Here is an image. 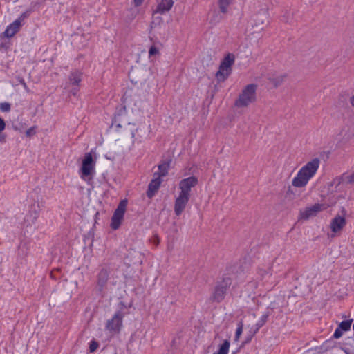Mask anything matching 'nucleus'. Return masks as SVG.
Instances as JSON below:
<instances>
[{
	"label": "nucleus",
	"mask_w": 354,
	"mask_h": 354,
	"mask_svg": "<svg viewBox=\"0 0 354 354\" xmlns=\"http://www.w3.org/2000/svg\"><path fill=\"white\" fill-rule=\"evenodd\" d=\"M319 160L315 158L303 166L292 180V185L301 188L305 187L315 176L319 167Z\"/></svg>",
	"instance_id": "1"
},
{
	"label": "nucleus",
	"mask_w": 354,
	"mask_h": 354,
	"mask_svg": "<svg viewBox=\"0 0 354 354\" xmlns=\"http://www.w3.org/2000/svg\"><path fill=\"white\" fill-rule=\"evenodd\" d=\"M257 86L250 84L245 86L235 100L234 105L237 108H246L257 100Z\"/></svg>",
	"instance_id": "2"
},
{
	"label": "nucleus",
	"mask_w": 354,
	"mask_h": 354,
	"mask_svg": "<svg viewBox=\"0 0 354 354\" xmlns=\"http://www.w3.org/2000/svg\"><path fill=\"white\" fill-rule=\"evenodd\" d=\"M95 161L91 153H86L82 160L80 169L81 178L85 181H89L95 174Z\"/></svg>",
	"instance_id": "3"
},
{
	"label": "nucleus",
	"mask_w": 354,
	"mask_h": 354,
	"mask_svg": "<svg viewBox=\"0 0 354 354\" xmlns=\"http://www.w3.org/2000/svg\"><path fill=\"white\" fill-rule=\"evenodd\" d=\"M234 62V56L227 54L223 59L219 69L216 73V78L218 82H224L232 73V66Z\"/></svg>",
	"instance_id": "4"
},
{
	"label": "nucleus",
	"mask_w": 354,
	"mask_h": 354,
	"mask_svg": "<svg viewBox=\"0 0 354 354\" xmlns=\"http://www.w3.org/2000/svg\"><path fill=\"white\" fill-rule=\"evenodd\" d=\"M122 307L115 313L113 317L108 319L106 323V330L111 334L114 335L118 333L122 326V319L124 316V313L122 311L124 306L122 304Z\"/></svg>",
	"instance_id": "5"
},
{
	"label": "nucleus",
	"mask_w": 354,
	"mask_h": 354,
	"mask_svg": "<svg viewBox=\"0 0 354 354\" xmlns=\"http://www.w3.org/2000/svg\"><path fill=\"white\" fill-rule=\"evenodd\" d=\"M127 202L125 200L122 201L111 218V227L113 230H117L123 219L124 212L126 211Z\"/></svg>",
	"instance_id": "6"
},
{
	"label": "nucleus",
	"mask_w": 354,
	"mask_h": 354,
	"mask_svg": "<svg viewBox=\"0 0 354 354\" xmlns=\"http://www.w3.org/2000/svg\"><path fill=\"white\" fill-rule=\"evenodd\" d=\"M326 205L319 203L306 207L304 209L300 211L299 218L307 220L317 216L318 213L326 209Z\"/></svg>",
	"instance_id": "7"
},
{
	"label": "nucleus",
	"mask_w": 354,
	"mask_h": 354,
	"mask_svg": "<svg viewBox=\"0 0 354 354\" xmlns=\"http://www.w3.org/2000/svg\"><path fill=\"white\" fill-rule=\"evenodd\" d=\"M346 224L344 215H336L330 221V227L332 232L331 236H335L341 233Z\"/></svg>",
	"instance_id": "8"
},
{
	"label": "nucleus",
	"mask_w": 354,
	"mask_h": 354,
	"mask_svg": "<svg viewBox=\"0 0 354 354\" xmlns=\"http://www.w3.org/2000/svg\"><path fill=\"white\" fill-rule=\"evenodd\" d=\"M197 183V178L194 176L183 179L179 183V188L180 189L179 193L190 197L191 189L196 186Z\"/></svg>",
	"instance_id": "9"
},
{
	"label": "nucleus",
	"mask_w": 354,
	"mask_h": 354,
	"mask_svg": "<svg viewBox=\"0 0 354 354\" xmlns=\"http://www.w3.org/2000/svg\"><path fill=\"white\" fill-rule=\"evenodd\" d=\"M230 285V279H225L223 281L218 285L212 295L214 301L221 302L225 297L227 288Z\"/></svg>",
	"instance_id": "10"
},
{
	"label": "nucleus",
	"mask_w": 354,
	"mask_h": 354,
	"mask_svg": "<svg viewBox=\"0 0 354 354\" xmlns=\"http://www.w3.org/2000/svg\"><path fill=\"white\" fill-rule=\"evenodd\" d=\"M189 200V196L179 193L178 196L176 198L174 204V212L177 216L180 215L184 211Z\"/></svg>",
	"instance_id": "11"
},
{
	"label": "nucleus",
	"mask_w": 354,
	"mask_h": 354,
	"mask_svg": "<svg viewBox=\"0 0 354 354\" xmlns=\"http://www.w3.org/2000/svg\"><path fill=\"white\" fill-rule=\"evenodd\" d=\"M161 183L160 176H156V173L154 174V177L149 185L148 190L147 192V196L152 198L157 192Z\"/></svg>",
	"instance_id": "12"
},
{
	"label": "nucleus",
	"mask_w": 354,
	"mask_h": 354,
	"mask_svg": "<svg viewBox=\"0 0 354 354\" xmlns=\"http://www.w3.org/2000/svg\"><path fill=\"white\" fill-rule=\"evenodd\" d=\"M82 80V73L79 71H75L71 73L69 76V84L74 88L71 92L73 95H75L78 91L79 83Z\"/></svg>",
	"instance_id": "13"
},
{
	"label": "nucleus",
	"mask_w": 354,
	"mask_h": 354,
	"mask_svg": "<svg viewBox=\"0 0 354 354\" xmlns=\"http://www.w3.org/2000/svg\"><path fill=\"white\" fill-rule=\"evenodd\" d=\"M21 26V19H18L11 24L4 32L5 35L7 37H11L17 32Z\"/></svg>",
	"instance_id": "14"
},
{
	"label": "nucleus",
	"mask_w": 354,
	"mask_h": 354,
	"mask_svg": "<svg viewBox=\"0 0 354 354\" xmlns=\"http://www.w3.org/2000/svg\"><path fill=\"white\" fill-rule=\"evenodd\" d=\"M109 279V272L106 269H102L98 274L97 285L102 288L106 285Z\"/></svg>",
	"instance_id": "15"
},
{
	"label": "nucleus",
	"mask_w": 354,
	"mask_h": 354,
	"mask_svg": "<svg viewBox=\"0 0 354 354\" xmlns=\"http://www.w3.org/2000/svg\"><path fill=\"white\" fill-rule=\"evenodd\" d=\"M174 4L172 0H162L161 3L158 5L157 11L160 13L169 11Z\"/></svg>",
	"instance_id": "16"
},
{
	"label": "nucleus",
	"mask_w": 354,
	"mask_h": 354,
	"mask_svg": "<svg viewBox=\"0 0 354 354\" xmlns=\"http://www.w3.org/2000/svg\"><path fill=\"white\" fill-rule=\"evenodd\" d=\"M169 167V162H163L158 166V172L156 173L157 176H165L167 172Z\"/></svg>",
	"instance_id": "17"
},
{
	"label": "nucleus",
	"mask_w": 354,
	"mask_h": 354,
	"mask_svg": "<svg viewBox=\"0 0 354 354\" xmlns=\"http://www.w3.org/2000/svg\"><path fill=\"white\" fill-rule=\"evenodd\" d=\"M285 75H279L275 77H270V82L274 85V87L280 86L286 79Z\"/></svg>",
	"instance_id": "18"
},
{
	"label": "nucleus",
	"mask_w": 354,
	"mask_h": 354,
	"mask_svg": "<svg viewBox=\"0 0 354 354\" xmlns=\"http://www.w3.org/2000/svg\"><path fill=\"white\" fill-rule=\"evenodd\" d=\"M346 173L343 174L339 177L335 178L333 180V185L335 186V188H337L341 185H348V183L346 180Z\"/></svg>",
	"instance_id": "19"
},
{
	"label": "nucleus",
	"mask_w": 354,
	"mask_h": 354,
	"mask_svg": "<svg viewBox=\"0 0 354 354\" xmlns=\"http://www.w3.org/2000/svg\"><path fill=\"white\" fill-rule=\"evenodd\" d=\"M232 0H219V8L221 12L223 13H226L227 11V7L231 3Z\"/></svg>",
	"instance_id": "20"
},
{
	"label": "nucleus",
	"mask_w": 354,
	"mask_h": 354,
	"mask_svg": "<svg viewBox=\"0 0 354 354\" xmlns=\"http://www.w3.org/2000/svg\"><path fill=\"white\" fill-rule=\"evenodd\" d=\"M230 343L228 340H225L220 346L217 354H227L230 348Z\"/></svg>",
	"instance_id": "21"
},
{
	"label": "nucleus",
	"mask_w": 354,
	"mask_h": 354,
	"mask_svg": "<svg viewBox=\"0 0 354 354\" xmlns=\"http://www.w3.org/2000/svg\"><path fill=\"white\" fill-rule=\"evenodd\" d=\"M351 128L348 126L344 127L340 131V134L346 140H349L353 137V133L350 132Z\"/></svg>",
	"instance_id": "22"
},
{
	"label": "nucleus",
	"mask_w": 354,
	"mask_h": 354,
	"mask_svg": "<svg viewBox=\"0 0 354 354\" xmlns=\"http://www.w3.org/2000/svg\"><path fill=\"white\" fill-rule=\"evenodd\" d=\"M353 319L346 320L342 322L338 328H339L342 331H348L350 330Z\"/></svg>",
	"instance_id": "23"
},
{
	"label": "nucleus",
	"mask_w": 354,
	"mask_h": 354,
	"mask_svg": "<svg viewBox=\"0 0 354 354\" xmlns=\"http://www.w3.org/2000/svg\"><path fill=\"white\" fill-rule=\"evenodd\" d=\"M345 178L348 184H354V171L352 173H346Z\"/></svg>",
	"instance_id": "24"
},
{
	"label": "nucleus",
	"mask_w": 354,
	"mask_h": 354,
	"mask_svg": "<svg viewBox=\"0 0 354 354\" xmlns=\"http://www.w3.org/2000/svg\"><path fill=\"white\" fill-rule=\"evenodd\" d=\"M243 332V324L241 322L239 324V326L236 329V334H235V340H238L241 335Z\"/></svg>",
	"instance_id": "25"
},
{
	"label": "nucleus",
	"mask_w": 354,
	"mask_h": 354,
	"mask_svg": "<svg viewBox=\"0 0 354 354\" xmlns=\"http://www.w3.org/2000/svg\"><path fill=\"white\" fill-rule=\"evenodd\" d=\"M0 110L3 112H8L10 110V104L8 102L0 104Z\"/></svg>",
	"instance_id": "26"
},
{
	"label": "nucleus",
	"mask_w": 354,
	"mask_h": 354,
	"mask_svg": "<svg viewBox=\"0 0 354 354\" xmlns=\"http://www.w3.org/2000/svg\"><path fill=\"white\" fill-rule=\"evenodd\" d=\"M98 346H99V344L97 342H96L95 341H92L90 343L89 350L91 352H95L97 349Z\"/></svg>",
	"instance_id": "27"
},
{
	"label": "nucleus",
	"mask_w": 354,
	"mask_h": 354,
	"mask_svg": "<svg viewBox=\"0 0 354 354\" xmlns=\"http://www.w3.org/2000/svg\"><path fill=\"white\" fill-rule=\"evenodd\" d=\"M158 53H159L158 48L154 46H152L150 48L149 51V56L156 55L158 54Z\"/></svg>",
	"instance_id": "28"
},
{
	"label": "nucleus",
	"mask_w": 354,
	"mask_h": 354,
	"mask_svg": "<svg viewBox=\"0 0 354 354\" xmlns=\"http://www.w3.org/2000/svg\"><path fill=\"white\" fill-rule=\"evenodd\" d=\"M342 334L343 331L339 328L337 327L333 334V337L335 339H339V337H342Z\"/></svg>",
	"instance_id": "29"
},
{
	"label": "nucleus",
	"mask_w": 354,
	"mask_h": 354,
	"mask_svg": "<svg viewBox=\"0 0 354 354\" xmlns=\"http://www.w3.org/2000/svg\"><path fill=\"white\" fill-rule=\"evenodd\" d=\"M36 133V131H35V129L34 127H31L30 129H28L26 131V135L28 137H30L33 135H35Z\"/></svg>",
	"instance_id": "30"
},
{
	"label": "nucleus",
	"mask_w": 354,
	"mask_h": 354,
	"mask_svg": "<svg viewBox=\"0 0 354 354\" xmlns=\"http://www.w3.org/2000/svg\"><path fill=\"white\" fill-rule=\"evenodd\" d=\"M6 128V123L4 120L0 118V133L3 131Z\"/></svg>",
	"instance_id": "31"
},
{
	"label": "nucleus",
	"mask_w": 354,
	"mask_h": 354,
	"mask_svg": "<svg viewBox=\"0 0 354 354\" xmlns=\"http://www.w3.org/2000/svg\"><path fill=\"white\" fill-rule=\"evenodd\" d=\"M6 142V136L4 134H0V142Z\"/></svg>",
	"instance_id": "32"
},
{
	"label": "nucleus",
	"mask_w": 354,
	"mask_h": 354,
	"mask_svg": "<svg viewBox=\"0 0 354 354\" xmlns=\"http://www.w3.org/2000/svg\"><path fill=\"white\" fill-rule=\"evenodd\" d=\"M349 102H350V104L351 105L354 107V95H352L350 99H349Z\"/></svg>",
	"instance_id": "33"
},
{
	"label": "nucleus",
	"mask_w": 354,
	"mask_h": 354,
	"mask_svg": "<svg viewBox=\"0 0 354 354\" xmlns=\"http://www.w3.org/2000/svg\"><path fill=\"white\" fill-rule=\"evenodd\" d=\"M143 0H134V3L136 6H140L142 3Z\"/></svg>",
	"instance_id": "34"
},
{
	"label": "nucleus",
	"mask_w": 354,
	"mask_h": 354,
	"mask_svg": "<svg viewBox=\"0 0 354 354\" xmlns=\"http://www.w3.org/2000/svg\"><path fill=\"white\" fill-rule=\"evenodd\" d=\"M159 242H160V240H159L158 237V236H155L154 237V243L156 245H158L159 243Z\"/></svg>",
	"instance_id": "35"
},
{
	"label": "nucleus",
	"mask_w": 354,
	"mask_h": 354,
	"mask_svg": "<svg viewBox=\"0 0 354 354\" xmlns=\"http://www.w3.org/2000/svg\"><path fill=\"white\" fill-rule=\"evenodd\" d=\"M21 83L23 84V86L26 88V83L24 82V81L22 80H21Z\"/></svg>",
	"instance_id": "36"
},
{
	"label": "nucleus",
	"mask_w": 354,
	"mask_h": 354,
	"mask_svg": "<svg viewBox=\"0 0 354 354\" xmlns=\"http://www.w3.org/2000/svg\"><path fill=\"white\" fill-rule=\"evenodd\" d=\"M283 21H284L285 22H288V19H283Z\"/></svg>",
	"instance_id": "37"
},
{
	"label": "nucleus",
	"mask_w": 354,
	"mask_h": 354,
	"mask_svg": "<svg viewBox=\"0 0 354 354\" xmlns=\"http://www.w3.org/2000/svg\"><path fill=\"white\" fill-rule=\"evenodd\" d=\"M261 24H264V20H261Z\"/></svg>",
	"instance_id": "38"
},
{
	"label": "nucleus",
	"mask_w": 354,
	"mask_h": 354,
	"mask_svg": "<svg viewBox=\"0 0 354 354\" xmlns=\"http://www.w3.org/2000/svg\"><path fill=\"white\" fill-rule=\"evenodd\" d=\"M265 18H267V13L265 14Z\"/></svg>",
	"instance_id": "39"
}]
</instances>
